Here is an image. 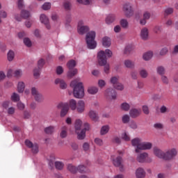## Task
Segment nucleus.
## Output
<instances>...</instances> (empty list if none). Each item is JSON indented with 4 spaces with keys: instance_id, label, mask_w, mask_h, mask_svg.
I'll use <instances>...</instances> for the list:
<instances>
[{
    "instance_id": "25",
    "label": "nucleus",
    "mask_w": 178,
    "mask_h": 178,
    "mask_svg": "<svg viewBox=\"0 0 178 178\" xmlns=\"http://www.w3.org/2000/svg\"><path fill=\"white\" fill-rule=\"evenodd\" d=\"M111 129V127L109 125H104L100 129V134L101 136H105L109 133V130Z\"/></svg>"
},
{
    "instance_id": "52",
    "label": "nucleus",
    "mask_w": 178,
    "mask_h": 178,
    "mask_svg": "<svg viewBox=\"0 0 178 178\" xmlns=\"http://www.w3.org/2000/svg\"><path fill=\"white\" fill-rule=\"evenodd\" d=\"M67 112H69V106H67V105L65 107L61 109V111H60L61 118L66 116V115L67 114Z\"/></svg>"
},
{
    "instance_id": "38",
    "label": "nucleus",
    "mask_w": 178,
    "mask_h": 178,
    "mask_svg": "<svg viewBox=\"0 0 178 178\" xmlns=\"http://www.w3.org/2000/svg\"><path fill=\"white\" fill-rule=\"evenodd\" d=\"M134 51V46L133 44H127L124 49V54H130Z\"/></svg>"
},
{
    "instance_id": "16",
    "label": "nucleus",
    "mask_w": 178,
    "mask_h": 178,
    "mask_svg": "<svg viewBox=\"0 0 178 178\" xmlns=\"http://www.w3.org/2000/svg\"><path fill=\"white\" fill-rule=\"evenodd\" d=\"M140 38L143 40V41H147L149 37V31L147 28L144 27L140 30Z\"/></svg>"
},
{
    "instance_id": "63",
    "label": "nucleus",
    "mask_w": 178,
    "mask_h": 178,
    "mask_svg": "<svg viewBox=\"0 0 178 178\" xmlns=\"http://www.w3.org/2000/svg\"><path fill=\"white\" fill-rule=\"evenodd\" d=\"M161 113H168L170 112L169 108L166 107L165 106H162L160 108Z\"/></svg>"
},
{
    "instance_id": "5",
    "label": "nucleus",
    "mask_w": 178,
    "mask_h": 178,
    "mask_svg": "<svg viewBox=\"0 0 178 178\" xmlns=\"http://www.w3.org/2000/svg\"><path fill=\"white\" fill-rule=\"evenodd\" d=\"M97 61L99 66L104 67L105 73H108L109 72L110 67L104 51H99L97 53Z\"/></svg>"
},
{
    "instance_id": "4",
    "label": "nucleus",
    "mask_w": 178,
    "mask_h": 178,
    "mask_svg": "<svg viewBox=\"0 0 178 178\" xmlns=\"http://www.w3.org/2000/svg\"><path fill=\"white\" fill-rule=\"evenodd\" d=\"M97 33L94 31H91L86 34V41L88 49H95L97 48V42L95 41V36Z\"/></svg>"
},
{
    "instance_id": "56",
    "label": "nucleus",
    "mask_w": 178,
    "mask_h": 178,
    "mask_svg": "<svg viewBox=\"0 0 178 178\" xmlns=\"http://www.w3.org/2000/svg\"><path fill=\"white\" fill-rule=\"evenodd\" d=\"M122 123L127 124L130 122V116L127 114L122 115Z\"/></svg>"
},
{
    "instance_id": "18",
    "label": "nucleus",
    "mask_w": 178,
    "mask_h": 178,
    "mask_svg": "<svg viewBox=\"0 0 178 178\" xmlns=\"http://www.w3.org/2000/svg\"><path fill=\"white\" fill-rule=\"evenodd\" d=\"M145 170L143 168H138L135 171L136 178H145Z\"/></svg>"
},
{
    "instance_id": "2",
    "label": "nucleus",
    "mask_w": 178,
    "mask_h": 178,
    "mask_svg": "<svg viewBox=\"0 0 178 178\" xmlns=\"http://www.w3.org/2000/svg\"><path fill=\"white\" fill-rule=\"evenodd\" d=\"M132 147H134L135 152L140 154L141 151H149L152 149V143L151 142L143 141V138L136 137L131 140Z\"/></svg>"
},
{
    "instance_id": "36",
    "label": "nucleus",
    "mask_w": 178,
    "mask_h": 178,
    "mask_svg": "<svg viewBox=\"0 0 178 178\" xmlns=\"http://www.w3.org/2000/svg\"><path fill=\"white\" fill-rule=\"evenodd\" d=\"M110 83L113 86V87H115V85L119 83V76H111L110 79Z\"/></svg>"
},
{
    "instance_id": "55",
    "label": "nucleus",
    "mask_w": 178,
    "mask_h": 178,
    "mask_svg": "<svg viewBox=\"0 0 178 178\" xmlns=\"http://www.w3.org/2000/svg\"><path fill=\"white\" fill-rule=\"evenodd\" d=\"M97 86L99 88H104L106 86V81L104 79H99Z\"/></svg>"
},
{
    "instance_id": "43",
    "label": "nucleus",
    "mask_w": 178,
    "mask_h": 178,
    "mask_svg": "<svg viewBox=\"0 0 178 178\" xmlns=\"http://www.w3.org/2000/svg\"><path fill=\"white\" fill-rule=\"evenodd\" d=\"M23 42L26 47H28V48H30L33 45V42H31V40L29 38H24L23 40Z\"/></svg>"
},
{
    "instance_id": "10",
    "label": "nucleus",
    "mask_w": 178,
    "mask_h": 178,
    "mask_svg": "<svg viewBox=\"0 0 178 178\" xmlns=\"http://www.w3.org/2000/svg\"><path fill=\"white\" fill-rule=\"evenodd\" d=\"M122 12H124V16L126 17H131L134 13L133 10V6L130 3H126L122 6Z\"/></svg>"
},
{
    "instance_id": "59",
    "label": "nucleus",
    "mask_w": 178,
    "mask_h": 178,
    "mask_svg": "<svg viewBox=\"0 0 178 178\" xmlns=\"http://www.w3.org/2000/svg\"><path fill=\"white\" fill-rule=\"evenodd\" d=\"M64 72L63 67L59 65L56 68V73L58 76H60V74H63Z\"/></svg>"
},
{
    "instance_id": "49",
    "label": "nucleus",
    "mask_w": 178,
    "mask_h": 178,
    "mask_svg": "<svg viewBox=\"0 0 178 178\" xmlns=\"http://www.w3.org/2000/svg\"><path fill=\"white\" fill-rule=\"evenodd\" d=\"M34 98L36 102H42V101H44V96L41 93H39L34 96Z\"/></svg>"
},
{
    "instance_id": "11",
    "label": "nucleus",
    "mask_w": 178,
    "mask_h": 178,
    "mask_svg": "<svg viewBox=\"0 0 178 178\" xmlns=\"http://www.w3.org/2000/svg\"><path fill=\"white\" fill-rule=\"evenodd\" d=\"M104 95L108 99H116L118 98V93L113 88H108L104 92Z\"/></svg>"
},
{
    "instance_id": "62",
    "label": "nucleus",
    "mask_w": 178,
    "mask_h": 178,
    "mask_svg": "<svg viewBox=\"0 0 178 178\" xmlns=\"http://www.w3.org/2000/svg\"><path fill=\"white\" fill-rule=\"evenodd\" d=\"M142 111L145 115H149V108L147 105H143L142 106Z\"/></svg>"
},
{
    "instance_id": "14",
    "label": "nucleus",
    "mask_w": 178,
    "mask_h": 178,
    "mask_svg": "<svg viewBox=\"0 0 178 178\" xmlns=\"http://www.w3.org/2000/svg\"><path fill=\"white\" fill-rule=\"evenodd\" d=\"M83 129H82L81 131V137L79 140H84L86 138V131H90V130H91V126L88 122L83 123Z\"/></svg>"
},
{
    "instance_id": "64",
    "label": "nucleus",
    "mask_w": 178,
    "mask_h": 178,
    "mask_svg": "<svg viewBox=\"0 0 178 178\" xmlns=\"http://www.w3.org/2000/svg\"><path fill=\"white\" fill-rule=\"evenodd\" d=\"M161 80L163 84H169V79L165 75H161Z\"/></svg>"
},
{
    "instance_id": "17",
    "label": "nucleus",
    "mask_w": 178,
    "mask_h": 178,
    "mask_svg": "<svg viewBox=\"0 0 178 178\" xmlns=\"http://www.w3.org/2000/svg\"><path fill=\"white\" fill-rule=\"evenodd\" d=\"M40 20L41 23L46 26L47 30H49L51 29V25H49V19H48V17H47V15H45L44 14L40 15Z\"/></svg>"
},
{
    "instance_id": "44",
    "label": "nucleus",
    "mask_w": 178,
    "mask_h": 178,
    "mask_svg": "<svg viewBox=\"0 0 178 178\" xmlns=\"http://www.w3.org/2000/svg\"><path fill=\"white\" fill-rule=\"evenodd\" d=\"M77 106V102L74 99L70 100V108H71L72 111H76V108Z\"/></svg>"
},
{
    "instance_id": "8",
    "label": "nucleus",
    "mask_w": 178,
    "mask_h": 178,
    "mask_svg": "<svg viewBox=\"0 0 178 178\" xmlns=\"http://www.w3.org/2000/svg\"><path fill=\"white\" fill-rule=\"evenodd\" d=\"M86 24V21L81 19L78 22L77 31L80 35H84L86 33L90 31V27Z\"/></svg>"
},
{
    "instance_id": "12",
    "label": "nucleus",
    "mask_w": 178,
    "mask_h": 178,
    "mask_svg": "<svg viewBox=\"0 0 178 178\" xmlns=\"http://www.w3.org/2000/svg\"><path fill=\"white\" fill-rule=\"evenodd\" d=\"M25 145L28 148H31L33 154H38V145L37 143H33L29 140H25Z\"/></svg>"
},
{
    "instance_id": "6",
    "label": "nucleus",
    "mask_w": 178,
    "mask_h": 178,
    "mask_svg": "<svg viewBox=\"0 0 178 178\" xmlns=\"http://www.w3.org/2000/svg\"><path fill=\"white\" fill-rule=\"evenodd\" d=\"M111 162L116 168H119L120 172H124V165L123 159L120 156L112 155L111 157Z\"/></svg>"
},
{
    "instance_id": "54",
    "label": "nucleus",
    "mask_w": 178,
    "mask_h": 178,
    "mask_svg": "<svg viewBox=\"0 0 178 178\" xmlns=\"http://www.w3.org/2000/svg\"><path fill=\"white\" fill-rule=\"evenodd\" d=\"M76 66V61L74 60H71L67 63V67L68 69L72 70Z\"/></svg>"
},
{
    "instance_id": "50",
    "label": "nucleus",
    "mask_w": 178,
    "mask_h": 178,
    "mask_svg": "<svg viewBox=\"0 0 178 178\" xmlns=\"http://www.w3.org/2000/svg\"><path fill=\"white\" fill-rule=\"evenodd\" d=\"M102 51V50L99 51V52ZM103 52H104V56L106 58H112V55H113V54L112 53V51H111V49H106L105 51H103Z\"/></svg>"
},
{
    "instance_id": "37",
    "label": "nucleus",
    "mask_w": 178,
    "mask_h": 178,
    "mask_svg": "<svg viewBox=\"0 0 178 178\" xmlns=\"http://www.w3.org/2000/svg\"><path fill=\"white\" fill-rule=\"evenodd\" d=\"M139 74L142 79H147L148 77V71L145 68H142L139 72Z\"/></svg>"
},
{
    "instance_id": "40",
    "label": "nucleus",
    "mask_w": 178,
    "mask_h": 178,
    "mask_svg": "<svg viewBox=\"0 0 178 178\" xmlns=\"http://www.w3.org/2000/svg\"><path fill=\"white\" fill-rule=\"evenodd\" d=\"M76 74H77V69L70 70L67 73V76L70 79H72V77H74V76H76Z\"/></svg>"
},
{
    "instance_id": "35",
    "label": "nucleus",
    "mask_w": 178,
    "mask_h": 178,
    "mask_svg": "<svg viewBox=\"0 0 178 178\" xmlns=\"http://www.w3.org/2000/svg\"><path fill=\"white\" fill-rule=\"evenodd\" d=\"M120 108L122 111H124L125 112H129L130 111V105L127 102H124L121 104Z\"/></svg>"
},
{
    "instance_id": "26",
    "label": "nucleus",
    "mask_w": 178,
    "mask_h": 178,
    "mask_svg": "<svg viewBox=\"0 0 178 178\" xmlns=\"http://www.w3.org/2000/svg\"><path fill=\"white\" fill-rule=\"evenodd\" d=\"M67 136V126L64 125L61 127L60 137H61V138H66Z\"/></svg>"
},
{
    "instance_id": "42",
    "label": "nucleus",
    "mask_w": 178,
    "mask_h": 178,
    "mask_svg": "<svg viewBox=\"0 0 178 178\" xmlns=\"http://www.w3.org/2000/svg\"><path fill=\"white\" fill-rule=\"evenodd\" d=\"M67 170H69V172H70L71 173H77V167L72 164H68Z\"/></svg>"
},
{
    "instance_id": "34",
    "label": "nucleus",
    "mask_w": 178,
    "mask_h": 178,
    "mask_svg": "<svg viewBox=\"0 0 178 178\" xmlns=\"http://www.w3.org/2000/svg\"><path fill=\"white\" fill-rule=\"evenodd\" d=\"M120 24L122 29H129V21L126 19H121L120 20Z\"/></svg>"
},
{
    "instance_id": "32",
    "label": "nucleus",
    "mask_w": 178,
    "mask_h": 178,
    "mask_svg": "<svg viewBox=\"0 0 178 178\" xmlns=\"http://www.w3.org/2000/svg\"><path fill=\"white\" fill-rule=\"evenodd\" d=\"M14 77L16 79H20L23 76V70L22 69H17L13 72Z\"/></svg>"
},
{
    "instance_id": "31",
    "label": "nucleus",
    "mask_w": 178,
    "mask_h": 178,
    "mask_svg": "<svg viewBox=\"0 0 178 178\" xmlns=\"http://www.w3.org/2000/svg\"><path fill=\"white\" fill-rule=\"evenodd\" d=\"M124 65L125 66V67H127L128 69H133V67H134L135 64L134 62L131 61V60H125L124 61Z\"/></svg>"
},
{
    "instance_id": "60",
    "label": "nucleus",
    "mask_w": 178,
    "mask_h": 178,
    "mask_svg": "<svg viewBox=\"0 0 178 178\" xmlns=\"http://www.w3.org/2000/svg\"><path fill=\"white\" fill-rule=\"evenodd\" d=\"M168 52H169V49H168V47H163L161 49V51L159 52V55L161 56H165V55H166V54H168Z\"/></svg>"
},
{
    "instance_id": "48",
    "label": "nucleus",
    "mask_w": 178,
    "mask_h": 178,
    "mask_svg": "<svg viewBox=\"0 0 178 178\" xmlns=\"http://www.w3.org/2000/svg\"><path fill=\"white\" fill-rule=\"evenodd\" d=\"M21 16L24 18V19H29V17H30V16H31V14L30 13V12L24 10L21 12Z\"/></svg>"
},
{
    "instance_id": "29",
    "label": "nucleus",
    "mask_w": 178,
    "mask_h": 178,
    "mask_svg": "<svg viewBox=\"0 0 178 178\" xmlns=\"http://www.w3.org/2000/svg\"><path fill=\"white\" fill-rule=\"evenodd\" d=\"M121 138L124 141H127V142H129V141H130V140H131V138L130 137V134H129V132H127L126 131H124V132L122 133Z\"/></svg>"
},
{
    "instance_id": "41",
    "label": "nucleus",
    "mask_w": 178,
    "mask_h": 178,
    "mask_svg": "<svg viewBox=\"0 0 178 178\" xmlns=\"http://www.w3.org/2000/svg\"><path fill=\"white\" fill-rule=\"evenodd\" d=\"M153 127L156 130H162L163 129L164 125H163V123H161V122H155L153 124Z\"/></svg>"
},
{
    "instance_id": "46",
    "label": "nucleus",
    "mask_w": 178,
    "mask_h": 178,
    "mask_svg": "<svg viewBox=\"0 0 178 178\" xmlns=\"http://www.w3.org/2000/svg\"><path fill=\"white\" fill-rule=\"evenodd\" d=\"M44 131L47 134H52L55 131V127L50 126L44 129Z\"/></svg>"
},
{
    "instance_id": "39",
    "label": "nucleus",
    "mask_w": 178,
    "mask_h": 178,
    "mask_svg": "<svg viewBox=\"0 0 178 178\" xmlns=\"http://www.w3.org/2000/svg\"><path fill=\"white\" fill-rule=\"evenodd\" d=\"M63 7L65 10H72V2L70 1H65L63 2Z\"/></svg>"
},
{
    "instance_id": "19",
    "label": "nucleus",
    "mask_w": 178,
    "mask_h": 178,
    "mask_svg": "<svg viewBox=\"0 0 178 178\" xmlns=\"http://www.w3.org/2000/svg\"><path fill=\"white\" fill-rule=\"evenodd\" d=\"M116 20V15L115 14H109L106 16L105 22L106 24H112Z\"/></svg>"
},
{
    "instance_id": "47",
    "label": "nucleus",
    "mask_w": 178,
    "mask_h": 178,
    "mask_svg": "<svg viewBox=\"0 0 178 178\" xmlns=\"http://www.w3.org/2000/svg\"><path fill=\"white\" fill-rule=\"evenodd\" d=\"M55 166L56 168L58 169V170H62V169H63V167L65 166V164L62 161H56Z\"/></svg>"
},
{
    "instance_id": "24",
    "label": "nucleus",
    "mask_w": 178,
    "mask_h": 178,
    "mask_svg": "<svg viewBox=\"0 0 178 178\" xmlns=\"http://www.w3.org/2000/svg\"><path fill=\"white\" fill-rule=\"evenodd\" d=\"M26 88V83H24V81H19L17 83V91L18 92H19L20 94H22V92H24V89Z\"/></svg>"
},
{
    "instance_id": "23",
    "label": "nucleus",
    "mask_w": 178,
    "mask_h": 178,
    "mask_svg": "<svg viewBox=\"0 0 178 178\" xmlns=\"http://www.w3.org/2000/svg\"><path fill=\"white\" fill-rule=\"evenodd\" d=\"M111 44L110 38L105 36L102 38V45L105 47V48H109Z\"/></svg>"
},
{
    "instance_id": "15",
    "label": "nucleus",
    "mask_w": 178,
    "mask_h": 178,
    "mask_svg": "<svg viewBox=\"0 0 178 178\" xmlns=\"http://www.w3.org/2000/svg\"><path fill=\"white\" fill-rule=\"evenodd\" d=\"M54 84L59 86L61 90H66L67 88V83L63 80V79L56 78L54 80Z\"/></svg>"
},
{
    "instance_id": "30",
    "label": "nucleus",
    "mask_w": 178,
    "mask_h": 178,
    "mask_svg": "<svg viewBox=\"0 0 178 178\" xmlns=\"http://www.w3.org/2000/svg\"><path fill=\"white\" fill-rule=\"evenodd\" d=\"M15 53L13 50H9L7 53V59L8 62H13V59H15Z\"/></svg>"
},
{
    "instance_id": "53",
    "label": "nucleus",
    "mask_w": 178,
    "mask_h": 178,
    "mask_svg": "<svg viewBox=\"0 0 178 178\" xmlns=\"http://www.w3.org/2000/svg\"><path fill=\"white\" fill-rule=\"evenodd\" d=\"M129 126L130 129H132V130H137V129H138V125L137 124V122L133 120L129 122Z\"/></svg>"
},
{
    "instance_id": "20",
    "label": "nucleus",
    "mask_w": 178,
    "mask_h": 178,
    "mask_svg": "<svg viewBox=\"0 0 178 178\" xmlns=\"http://www.w3.org/2000/svg\"><path fill=\"white\" fill-rule=\"evenodd\" d=\"M131 118H138L141 115V110L137 108H132L129 111Z\"/></svg>"
},
{
    "instance_id": "57",
    "label": "nucleus",
    "mask_w": 178,
    "mask_h": 178,
    "mask_svg": "<svg viewBox=\"0 0 178 178\" xmlns=\"http://www.w3.org/2000/svg\"><path fill=\"white\" fill-rule=\"evenodd\" d=\"M51 4L49 2H45L42 6V9L43 10H49L51 9Z\"/></svg>"
},
{
    "instance_id": "13",
    "label": "nucleus",
    "mask_w": 178,
    "mask_h": 178,
    "mask_svg": "<svg viewBox=\"0 0 178 178\" xmlns=\"http://www.w3.org/2000/svg\"><path fill=\"white\" fill-rule=\"evenodd\" d=\"M75 111L78 113H83L86 111V102L83 100L78 101Z\"/></svg>"
},
{
    "instance_id": "33",
    "label": "nucleus",
    "mask_w": 178,
    "mask_h": 178,
    "mask_svg": "<svg viewBox=\"0 0 178 178\" xmlns=\"http://www.w3.org/2000/svg\"><path fill=\"white\" fill-rule=\"evenodd\" d=\"M156 73L157 74H160V76H163L166 73V70L163 66H159L156 67Z\"/></svg>"
},
{
    "instance_id": "3",
    "label": "nucleus",
    "mask_w": 178,
    "mask_h": 178,
    "mask_svg": "<svg viewBox=\"0 0 178 178\" xmlns=\"http://www.w3.org/2000/svg\"><path fill=\"white\" fill-rule=\"evenodd\" d=\"M70 87L73 88V95L74 98L81 99L84 97V87L79 79H74L70 83Z\"/></svg>"
},
{
    "instance_id": "9",
    "label": "nucleus",
    "mask_w": 178,
    "mask_h": 178,
    "mask_svg": "<svg viewBox=\"0 0 178 178\" xmlns=\"http://www.w3.org/2000/svg\"><path fill=\"white\" fill-rule=\"evenodd\" d=\"M83 120L81 119H76L74 122V128L77 136L78 140H80L81 136V130H83Z\"/></svg>"
},
{
    "instance_id": "51",
    "label": "nucleus",
    "mask_w": 178,
    "mask_h": 178,
    "mask_svg": "<svg viewBox=\"0 0 178 178\" xmlns=\"http://www.w3.org/2000/svg\"><path fill=\"white\" fill-rule=\"evenodd\" d=\"M41 74V68H35L33 70V76L35 79H38L40 77V74Z\"/></svg>"
},
{
    "instance_id": "58",
    "label": "nucleus",
    "mask_w": 178,
    "mask_h": 178,
    "mask_svg": "<svg viewBox=\"0 0 178 178\" xmlns=\"http://www.w3.org/2000/svg\"><path fill=\"white\" fill-rule=\"evenodd\" d=\"M113 87L115 90H118L119 91H123V90H124V86L119 82Z\"/></svg>"
},
{
    "instance_id": "7",
    "label": "nucleus",
    "mask_w": 178,
    "mask_h": 178,
    "mask_svg": "<svg viewBox=\"0 0 178 178\" xmlns=\"http://www.w3.org/2000/svg\"><path fill=\"white\" fill-rule=\"evenodd\" d=\"M136 161L139 163H151L152 162V158L149 156V154L147 152H143L136 156Z\"/></svg>"
},
{
    "instance_id": "28",
    "label": "nucleus",
    "mask_w": 178,
    "mask_h": 178,
    "mask_svg": "<svg viewBox=\"0 0 178 178\" xmlns=\"http://www.w3.org/2000/svg\"><path fill=\"white\" fill-rule=\"evenodd\" d=\"M77 172H79V173H88L90 170L86 165H80L77 167Z\"/></svg>"
},
{
    "instance_id": "61",
    "label": "nucleus",
    "mask_w": 178,
    "mask_h": 178,
    "mask_svg": "<svg viewBox=\"0 0 178 178\" xmlns=\"http://www.w3.org/2000/svg\"><path fill=\"white\" fill-rule=\"evenodd\" d=\"M95 143L99 147H102V145H104V140L99 138H95Z\"/></svg>"
},
{
    "instance_id": "27",
    "label": "nucleus",
    "mask_w": 178,
    "mask_h": 178,
    "mask_svg": "<svg viewBox=\"0 0 178 178\" xmlns=\"http://www.w3.org/2000/svg\"><path fill=\"white\" fill-rule=\"evenodd\" d=\"M98 91H99V89H98V87L97 86H90L88 88V92L91 95H95V94L98 93Z\"/></svg>"
},
{
    "instance_id": "45",
    "label": "nucleus",
    "mask_w": 178,
    "mask_h": 178,
    "mask_svg": "<svg viewBox=\"0 0 178 178\" xmlns=\"http://www.w3.org/2000/svg\"><path fill=\"white\" fill-rule=\"evenodd\" d=\"M11 101H13L14 102H17L18 101H20V96L19 95V94L13 92L11 95Z\"/></svg>"
},
{
    "instance_id": "21",
    "label": "nucleus",
    "mask_w": 178,
    "mask_h": 178,
    "mask_svg": "<svg viewBox=\"0 0 178 178\" xmlns=\"http://www.w3.org/2000/svg\"><path fill=\"white\" fill-rule=\"evenodd\" d=\"M88 116L92 120H94V122L98 121V119L99 118L98 117V113L94 110H90L89 111Z\"/></svg>"
},
{
    "instance_id": "1",
    "label": "nucleus",
    "mask_w": 178,
    "mask_h": 178,
    "mask_svg": "<svg viewBox=\"0 0 178 178\" xmlns=\"http://www.w3.org/2000/svg\"><path fill=\"white\" fill-rule=\"evenodd\" d=\"M153 154L159 158V159H163V161H173L176 159V156H177V148L176 147H170L165 150V152L162 151V149L154 147L153 149Z\"/></svg>"
},
{
    "instance_id": "22",
    "label": "nucleus",
    "mask_w": 178,
    "mask_h": 178,
    "mask_svg": "<svg viewBox=\"0 0 178 178\" xmlns=\"http://www.w3.org/2000/svg\"><path fill=\"white\" fill-rule=\"evenodd\" d=\"M152 56H154V52L149 51L143 54V59L146 61L151 60V59H152Z\"/></svg>"
}]
</instances>
